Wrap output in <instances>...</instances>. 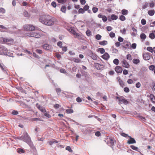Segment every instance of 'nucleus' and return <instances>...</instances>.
<instances>
[{"instance_id": "obj_35", "label": "nucleus", "mask_w": 155, "mask_h": 155, "mask_svg": "<svg viewBox=\"0 0 155 155\" xmlns=\"http://www.w3.org/2000/svg\"><path fill=\"white\" fill-rule=\"evenodd\" d=\"M113 62L114 64L117 65L119 64V61L117 59H115L114 60Z\"/></svg>"}, {"instance_id": "obj_23", "label": "nucleus", "mask_w": 155, "mask_h": 155, "mask_svg": "<svg viewBox=\"0 0 155 155\" xmlns=\"http://www.w3.org/2000/svg\"><path fill=\"white\" fill-rule=\"evenodd\" d=\"M154 13L155 11L153 10H150L148 11V15L150 16H153L154 14Z\"/></svg>"}, {"instance_id": "obj_64", "label": "nucleus", "mask_w": 155, "mask_h": 155, "mask_svg": "<svg viewBox=\"0 0 155 155\" xmlns=\"http://www.w3.org/2000/svg\"><path fill=\"white\" fill-rule=\"evenodd\" d=\"M118 40L119 42H123L124 41V39L120 37H118Z\"/></svg>"}, {"instance_id": "obj_34", "label": "nucleus", "mask_w": 155, "mask_h": 155, "mask_svg": "<svg viewBox=\"0 0 155 155\" xmlns=\"http://www.w3.org/2000/svg\"><path fill=\"white\" fill-rule=\"evenodd\" d=\"M92 11L94 13H95L97 12L98 8L95 7H93L92 9Z\"/></svg>"}, {"instance_id": "obj_18", "label": "nucleus", "mask_w": 155, "mask_h": 155, "mask_svg": "<svg viewBox=\"0 0 155 155\" xmlns=\"http://www.w3.org/2000/svg\"><path fill=\"white\" fill-rule=\"evenodd\" d=\"M0 48L4 53L7 54V52L8 51V50L6 48L3 46H0Z\"/></svg>"}, {"instance_id": "obj_55", "label": "nucleus", "mask_w": 155, "mask_h": 155, "mask_svg": "<svg viewBox=\"0 0 155 155\" xmlns=\"http://www.w3.org/2000/svg\"><path fill=\"white\" fill-rule=\"evenodd\" d=\"M74 61L76 63H79L81 62V60L80 59L78 58H74Z\"/></svg>"}, {"instance_id": "obj_38", "label": "nucleus", "mask_w": 155, "mask_h": 155, "mask_svg": "<svg viewBox=\"0 0 155 155\" xmlns=\"http://www.w3.org/2000/svg\"><path fill=\"white\" fill-rule=\"evenodd\" d=\"M127 59L130 61H131L132 59L131 55L130 54H128L127 55Z\"/></svg>"}, {"instance_id": "obj_4", "label": "nucleus", "mask_w": 155, "mask_h": 155, "mask_svg": "<svg viewBox=\"0 0 155 155\" xmlns=\"http://www.w3.org/2000/svg\"><path fill=\"white\" fill-rule=\"evenodd\" d=\"M36 107L38 109H39L44 114L45 116L48 117H51V115L47 113L44 107L41 106L40 105L38 104H36Z\"/></svg>"}, {"instance_id": "obj_30", "label": "nucleus", "mask_w": 155, "mask_h": 155, "mask_svg": "<svg viewBox=\"0 0 155 155\" xmlns=\"http://www.w3.org/2000/svg\"><path fill=\"white\" fill-rule=\"evenodd\" d=\"M149 37L151 39H153L155 38V35L153 33H150L149 35Z\"/></svg>"}, {"instance_id": "obj_52", "label": "nucleus", "mask_w": 155, "mask_h": 155, "mask_svg": "<svg viewBox=\"0 0 155 155\" xmlns=\"http://www.w3.org/2000/svg\"><path fill=\"white\" fill-rule=\"evenodd\" d=\"M120 32L123 34H125L126 31V30L125 28H124L123 29L120 30Z\"/></svg>"}, {"instance_id": "obj_61", "label": "nucleus", "mask_w": 155, "mask_h": 155, "mask_svg": "<svg viewBox=\"0 0 155 155\" xmlns=\"http://www.w3.org/2000/svg\"><path fill=\"white\" fill-rule=\"evenodd\" d=\"M141 86V84L139 82H138L136 84V87L137 88H139Z\"/></svg>"}, {"instance_id": "obj_48", "label": "nucleus", "mask_w": 155, "mask_h": 155, "mask_svg": "<svg viewBox=\"0 0 155 155\" xmlns=\"http://www.w3.org/2000/svg\"><path fill=\"white\" fill-rule=\"evenodd\" d=\"M130 147L133 150H137L138 149V148L137 147H135L134 145H131L130 146Z\"/></svg>"}, {"instance_id": "obj_50", "label": "nucleus", "mask_w": 155, "mask_h": 155, "mask_svg": "<svg viewBox=\"0 0 155 155\" xmlns=\"http://www.w3.org/2000/svg\"><path fill=\"white\" fill-rule=\"evenodd\" d=\"M139 118L140 119L144 121H145L146 120L145 117L141 116H139Z\"/></svg>"}, {"instance_id": "obj_5", "label": "nucleus", "mask_w": 155, "mask_h": 155, "mask_svg": "<svg viewBox=\"0 0 155 155\" xmlns=\"http://www.w3.org/2000/svg\"><path fill=\"white\" fill-rule=\"evenodd\" d=\"M116 98L118 99L119 104H120L122 103L125 104H127L129 103V102L127 101V100L123 96H120L119 97L116 96Z\"/></svg>"}, {"instance_id": "obj_51", "label": "nucleus", "mask_w": 155, "mask_h": 155, "mask_svg": "<svg viewBox=\"0 0 155 155\" xmlns=\"http://www.w3.org/2000/svg\"><path fill=\"white\" fill-rule=\"evenodd\" d=\"M67 0H57L58 2L59 3L63 4L66 2Z\"/></svg>"}, {"instance_id": "obj_25", "label": "nucleus", "mask_w": 155, "mask_h": 155, "mask_svg": "<svg viewBox=\"0 0 155 155\" xmlns=\"http://www.w3.org/2000/svg\"><path fill=\"white\" fill-rule=\"evenodd\" d=\"M133 63L136 64H137L140 62V60L138 59L134 58L133 60Z\"/></svg>"}, {"instance_id": "obj_7", "label": "nucleus", "mask_w": 155, "mask_h": 155, "mask_svg": "<svg viewBox=\"0 0 155 155\" xmlns=\"http://www.w3.org/2000/svg\"><path fill=\"white\" fill-rule=\"evenodd\" d=\"M123 47L125 48H129L130 46V43L129 42L124 41L121 44Z\"/></svg>"}, {"instance_id": "obj_6", "label": "nucleus", "mask_w": 155, "mask_h": 155, "mask_svg": "<svg viewBox=\"0 0 155 155\" xmlns=\"http://www.w3.org/2000/svg\"><path fill=\"white\" fill-rule=\"evenodd\" d=\"M23 28L27 31H33L35 29V26L31 25H25L23 26Z\"/></svg>"}, {"instance_id": "obj_31", "label": "nucleus", "mask_w": 155, "mask_h": 155, "mask_svg": "<svg viewBox=\"0 0 155 155\" xmlns=\"http://www.w3.org/2000/svg\"><path fill=\"white\" fill-rule=\"evenodd\" d=\"M107 41H104L99 42V44L101 45H105L107 44Z\"/></svg>"}, {"instance_id": "obj_56", "label": "nucleus", "mask_w": 155, "mask_h": 155, "mask_svg": "<svg viewBox=\"0 0 155 155\" xmlns=\"http://www.w3.org/2000/svg\"><path fill=\"white\" fill-rule=\"evenodd\" d=\"M31 120L32 121L37 120H41L40 119L38 118H32Z\"/></svg>"}, {"instance_id": "obj_20", "label": "nucleus", "mask_w": 155, "mask_h": 155, "mask_svg": "<svg viewBox=\"0 0 155 155\" xmlns=\"http://www.w3.org/2000/svg\"><path fill=\"white\" fill-rule=\"evenodd\" d=\"M0 28L2 29L0 30V31L1 32H4L6 31L8 29V28L2 25H0Z\"/></svg>"}, {"instance_id": "obj_44", "label": "nucleus", "mask_w": 155, "mask_h": 155, "mask_svg": "<svg viewBox=\"0 0 155 155\" xmlns=\"http://www.w3.org/2000/svg\"><path fill=\"white\" fill-rule=\"evenodd\" d=\"M101 37V36L99 34H97L95 36L96 39L97 40H100Z\"/></svg>"}, {"instance_id": "obj_43", "label": "nucleus", "mask_w": 155, "mask_h": 155, "mask_svg": "<svg viewBox=\"0 0 155 155\" xmlns=\"http://www.w3.org/2000/svg\"><path fill=\"white\" fill-rule=\"evenodd\" d=\"M147 50L151 53H152L153 51V48L152 47H147Z\"/></svg>"}, {"instance_id": "obj_60", "label": "nucleus", "mask_w": 155, "mask_h": 155, "mask_svg": "<svg viewBox=\"0 0 155 155\" xmlns=\"http://www.w3.org/2000/svg\"><path fill=\"white\" fill-rule=\"evenodd\" d=\"M5 10L3 8H0V13H5Z\"/></svg>"}, {"instance_id": "obj_3", "label": "nucleus", "mask_w": 155, "mask_h": 155, "mask_svg": "<svg viewBox=\"0 0 155 155\" xmlns=\"http://www.w3.org/2000/svg\"><path fill=\"white\" fill-rule=\"evenodd\" d=\"M21 138L28 144H30L31 142L30 137L26 132L23 134V135L21 137Z\"/></svg>"}, {"instance_id": "obj_54", "label": "nucleus", "mask_w": 155, "mask_h": 155, "mask_svg": "<svg viewBox=\"0 0 155 155\" xmlns=\"http://www.w3.org/2000/svg\"><path fill=\"white\" fill-rule=\"evenodd\" d=\"M56 90L58 94H59L61 92V90L60 88H56Z\"/></svg>"}, {"instance_id": "obj_21", "label": "nucleus", "mask_w": 155, "mask_h": 155, "mask_svg": "<svg viewBox=\"0 0 155 155\" xmlns=\"http://www.w3.org/2000/svg\"><path fill=\"white\" fill-rule=\"evenodd\" d=\"M150 99L153 103H155V96L153 94H150Z\"/></svg>"}, {"instance_id": "obj_11", "label": "nucleus", "mask_w": 155, "mask_h": 155, "mask_svg": "<svg viewBox=\"0 0 155 155\" xmlns=\"http://www.w3.org/2000/svg\"><path fill=\"white\" fill-rule=\"evenodd\" d=\"M98 17L99 18H101L104 22H106L107 20V18L105 15H104L100 13L98 15Z\"/></svg>"}, {"instance_id": "obj_39", "label": "nucleus", "mask_w": 155, "mask_h": 155, "mask_svg": "<svg viewBox=\"0 0 155 155\" xmlns=\"http://www.w3.org/2000/svg\"><path fill=\"white\" fill-rule=\"evenodd\" d=\"M86 34L88 36H90L91 35V31L89 29H88L86 31Z\"/></svg>"}, {"instance_id": "obj_17", "label": "nucleus", "mask_w": 155, "mask_h": 155, "mask_svg": "<svg viewBox=\"0 0 155 155\" xmlns=\"http://www.w3.org/2000/svg\"><path fill=\"white\" fill-rule=\"evenodd\" d=\"M110 57L109 54L107 53H105L102 56V58L105 60H108Z\"/></svg>"}, {"instance_id": "obj_15", "label": "nucleus", "mask_w": 155, "mask_h": 155, "mask_svg": "<svg viewBox=\"0 0 155 155\" xmlns=\"http://www.w3.org/2000/svg\"><path fill=\"white\" fill-rule=\"evenodd\" d=\"M32 37H35L36 38H39L41 37V35L39 33L36 32H31V34Z\"/></svg>"}, {"instance_id": "obj_13", "label": "nucleus", "mask_w": 155, "mask_h": 155, "mask_svg": "<svg viewBox=\"0 0 155 155\" xmlns=\"http://www.w3.org/2000/svg\"><path fill=\"white\" fill-rule=\"evenodd\" d=\"M130 138L129 140L127 141V143L129 144L135 143H136V141L134 138L131 137L130 136H128Z\"/></svg>"}, {"instance_id": "obj_45", "label": "nucleus", "mask_w": 155, "mask_h": 155, "mask_svg": "<svg viewBox=\"0 0 155 155\" xmlns=\"http://www.w3.org/2000/svg\"><path fill=\"white\" fill-rule=\"evenodd\" d=\"M109 36L111 38H113L115 37V35L114 33L111 32L109 34Z\"/></svg>"}, {"instance_id": "obj_57", "label": "nucleus", "mask_w": 155, "mask_h": 155, "mask_svg": "<svg viewBox=\"0 0 155 155\" xmlns=\"http://www.w3.org/2000/svg\"><path fill=\"white\" fill-rule=\"evenodd\" d=\"M141 23L143 25H144L146 24V21L144 19H143L141 20Z\"/></svg>"}, {"instance_id": "obj_16", "label": "nucleus", "mask_w": 155, "mask_h": 155, "mask_svg": "<svg viewBox=\"0 0 155 155\" xmlns=\"http://www.w3.org/2000/svg\"><path fill=\"white\" fill-rule=\"evenodd\" d=\"M122 63L123 66L126 68H128L130 66L129 64L125 60H124L122 61Z\"/></svg>"}, {"instance_id": "obj_46", "label": "nucleus", "mask_w": 155, "mask_h": 155, "mask_svg": "<svg viewBox=\"0 0 155 155\" xmlns=\"http://www.w3.org/2000/svg\"><path fill=\"white\" fill-rule=\"evenodd\" d=\"M127 82L129 84H131L134 83V81L132 79H129L128 80Z\"/></svg>"}, {"instance_id": "obj_42", "label": "nucleus", "mask_w": 155, "mask_h": 155, "mask_svg": "<svg viewBox=\"0 0 155 155\" xmlns=\"http://www.w3.org/2000/svg\"><path fill=\"white\" fill-rule=\"evenodd\" d=\"M149 5V3H148L147 2H146L142 6V8L143 9H144L146 8L148 5Z\"/></svg>"}, {"instance_id": "obj_24", "label": "nucleus", "mask_w": 155, "mask_h": 155, "mask_svg": "<svg viewBox=\"0 0 155 155\" xmlns=\"http://www.w3.org/2000/svg\"><path fill=\"white\" fill-rule=\"evenodd\" d=\"M128 13V11L124 9H122L121 11V13L123 15H126Z\"/></svg>"}, {"instance_id": "obj_26", "label": "nucleus", "mask_w": 155, "mask_h": 155, "mask_svg": "<svg viewBox=\"0 0 155 155\" xmlns=\"http://www.w3.org/2000/svg\"><path fill=\"white\" fill-rule=\"evenodd\" d=\"M97 51L98 52H100L101 54H104L105 51L104 49L103 48H99L97 49Z\"/></svg>"}, {"instance_id": "obj_29", "label": "nucleus", "mask_w": 155, "mask_h": 155, "mask_svg": "<svg viewBox=\"0 0 155 155\" xmlns=\"http://www.w3.org/2000/svg\"><path fill=\"white\" fill-rule=\"evenodd\" d=\"M118 18V16L114 14H112L111 15V19L112 20H116Z\"/></svg>"}, {"instance_id": "obj_37", "label": "nucleus", "mask_w": 155, "mask_h": 155, "mask_svg": "<svg viewBox=\"0 0 155 155\" xmlns=\"http://www.w3.org/2000/svg\"><path fill=\"white\" fill-rule=\"evenodd\" d=\"M24 15L25 17H28L30 16L29 14L26 11H25L24 12Z\"/></svg>"}, {"instance_id": "obj_49", "label": "nucleus", "mask_w": 155, "mask_h": 155, "mask_svg": "<svg viewBox=\"0 0 155 155\" xmlns=\"http://www.w3.org/2000/svg\"><path fill=\"white\" fill-rule=\"evenodd\" d=\"M89 8V6L88 5H86L84 7L83 9L84 11L87 10Z\"/></svg>"}, {"instance_id": "obj_28", "label": "nucleus", "mask_w": 155, "mask_h": 155, "mask_svg": "<svg viewBox=\"0 0 155 155\" xmlns=\"http://www.w3.org/2000/svg\"><path fill=\"white\" fill-rule=\"evenodd\" d=\"M118 82H119V83L120 85L122 87H123L124 86V84L123 81L120 78L118 80Z\"/></svg>"}, {"instance_id": "obj_41", "label": "nucleus", "mask_w": 155, "mask_h": 155, "mask_svg": "<svg viewBox=\"0 0 155 155\" xmlns=\"http://www.w3.org/2000/svg\"><path fill=\"white\" fill-rule=\"evenodd\" d=\"M18 152L19 153H25V150L22 149H18L17 150Z\"/></svg>"}, {"instance_id": "obj_12", "label": "nucleus", "mask_w": 155, "mask_h": 155, "mask_svg": "<svg viewBox=\"0 0 155 155\" xmlns=\"http://www.w3.org/2000/svg\"><path fill=\"white\" fill-rule=\"evenodd\" d=\"M43 48L47 50H49L52 48V46L48 44H45L43 45Z\"/></svg>"}, {"instance_id": "obj_63", "label": "nucleus", "mask_w": 155, "mask_h": 155, "mask_svg": "<svg viewBox=\"0 0 155 155\" xmlns=\"http://www.w3.org/2000/svg\"><path fill=\"white\" fill-rule=\"evenodd\" d=\"M51 5L54 8H55L56 7L57 4L55 2H53L51 3Z\"/></svg>"}, {"instance_id": "obj_58", "label": "nucleus", "mask_w": 155, "mask_h": 155, "mask_svg": "<svg viewBox=\"0 0 155 155\" xmlns=\"http://www.w3.org/2000/svg\"><path fill=\"white\" fill-rule=\"evenodd\" d=\"M155 68V66L153 65H151L149 67V69L150 70H153Z\"/></svg>"}, {"instance_id": "obj_47", "label": "nucleus", "mask_w": 155, "mask_h": 155, "mask_svg": "<svg viewBox=\"0 0 155 155\" xmlns=\"http://www.w3.org/2000/svg\"><path fill=\"white\" fill-rule=\"evenodd\" d=\"M61 48H62V50L64 51H66L68 50L67 47L66 46H61Z\"/></svg>"}, {"instance_id": "obj_22", "label": "nucleus", "mask_w": 155, "mask_h": 155, "mask_svg": "<svg viewBox=\"0 0 155 155\" xmlns=\"http://www.w3.org/2000/svg\"><path fill=\"white\" fill-rule=\"evenodd\" d=\"M71 32L72 34L75 36V38L77 37L80 36L79 34L78 33H76L73 29H71Z\"/></svg>"}, {"instance_id": "obj_59", "label": "nucleus", "mask_w": 155, "mask_h": 155, "mask_svg": "<svg viewBox=\"0 0 155 155\" xmlns=\"http://www.w3.org/2000/svg\"><path fill=\"white\" fill-rule=\"evenodd\" d=\"M66 149L69 151L70 152H71L72 151L71 149L70 146H67L66 147Z\"/></svg>"}, {"instance_id": "obj_9", "label": "nucleus", "mask_w": 155, "mask_h": 155, "mask_svg": "<svg viewBox=\"0 0 155 155\" xmlns=\"http://www.w3.org/2000/svg\"><path fill=\"white\" fill-rule=\"evenodd\" d=\"M89 55L94 60H96L97 59V56L95 54H94L92 51H90L89 52Z\"/></svg>"}, {"instance_id": "obj_33", "label": "nucleus", "mask_w": 155, "mask_h": 155, "mask_svg": "<svg viewBox=\"0 0 155 155\" xmlns=\"http://www.w3.org/2000/svg\"><path fill=\"white\" fill-rule=\"evenodd\" d=\"M119 19L122 21H124L126 20V18L123 15H122L120 16Z\"/></svg>"}, {"instance_id": "obj_27", "label": "nucleus", "mask_w": 155, "mask_h": 155, "mask_svg": "<svg viewBox=\"0 0 155 155\" xmlns=\"http://www.w3.org/2000/svg\"><path fill=\"white\" fill-rule=\"evenodd\" d=\"M140 37L141 39L145 40L146 38V36L145 34L142 33L140 34Z\"/></svg>"}, {"instance_id": "obj_32", "label": "nucleus", "mask_w": 155, "mask_h": 155, "mask_svg": "<svg viewBox=\"0 0 155 155\" xmlns=\"http://www.w3.org/2000/svg\"><path fill=\"white\" fill-rule=\"evenodd\" d=\"M74 112L73 110L71 109H67L66 110V112L67 114H71Z\"/></svg>"}, {"instance_id": "obj_1", "label": "nucleus", "mask_w": 155, "mask_h": 155, "mask_svg": "<svg viewBox=\"0 0 155 155\" xmlns=\"http://www.w3.org/2000/svg\"><path fill=\"white\" fill-rule=\"evenodd\" d=\"M55 18L48 15H43L39 17V21L42 24L47 26H51L54 25Z\"/></svg>"}, {"instance_id": "obj_40", "label": "nucleus", "mask_w": 155, "mask_h": 155, "mask_svg": "<svg viewBox=\"0 0 155 155\" xmlns=\"http://www.w3.org/2000/svg\"><path fill=\"white\" fill-rule=\"evenodd\" d=\"M78 12L79 14H83L84 13L85 11L83 8H81L79 9Z\"/></svg>"}, {"instance_id": "obj_62", "label": "nucleus", "mask_w": 155, "mask_h": 155, "mask_svg": "<svg viewBox=\"0 0 155 155\" xmlns=\"http://www.w3.org/2000/svg\"><path fill=\"white\" fill-rule=\"evenodd\" d=\"M137 45L136 43H133L132 44L131 48L134 49L136 48Z\"/></svg>"}, {"instance_id": "obj_2", "label": "nucleus", "mask_w": 155, "mask_h": 155, "mask_svg": "<svg viewBox=\"0 0 155 155\" xmlns=\"http://www.w3.org/2000/svg\"><path fill=\"white\" fill-rule=\"evenodd\" d=\"M0 42L3 44L12 45L14 44V40L11 38L8 37H0Z\"/></svg>"}, {"instance_id": "obj_36", "label": "nucleus", "mask_w": 155, "mask_h": 155, "mask_svg": "<svg viewBox=\"0 0 155 155\" xmlns=\"http://www.w3.org/2000/svg\"><path fill=\"white\" fill-rule=\"evenodd\" d=\"M66 10V7L65 6H62L61 8V11L64 13H65Z\"/></svg>"}, {"instance_id": "obj_14", "label": "nucleus", "mask_w": 155, "mask_h": 155, "mask_svg": "<svg viewBox=\"0 0 155 155\" xmlns=\"http://www.w3.org/2000/svg\"><path fill=\"white\" fill-rule=\"evenodd\" d=\"M115 70L117 73H120L122 71V68L120 66H117L115 68Z\"/></svg>"}, {"instance_id": "obj_8", "label": "nucleus", "mask_w": 155, "mask_h": 155, "mask_svg": "<svg viewBox=\"0 0 155 155\" xmlns=\"http://www.w3.org/2000/svg\"><path fill=\"white\" fill-rule=\"evenodd\" d=\"M94 65L95 68L98 70L103 69L104 67L103 64H100L97 63H94Z\"/></svg>"}, {"instance_id": "obj_10", "label": "nucleus", "mask_w": 155, "mask_h": 155, "mask_svg": "<svg viewBox=\"0 0 155 155\" xmlns=\"http://www.w3.org/2000/svg\"><path fill=\"white\" fill-rule=\"evenodd\" d=\"M108 142V143L109 145L110 146H113L114 144V142L115 140L114 139H112L111 138H109L107 139Z\"/></svg>"}, {"instance_id": "obj_19", "label": "nucleus", "mask_w": 155, "mask_h": 155, "mask_svg": "<svg viewBox=\"0 0 155 155\" xmlns=\"http://www.w3.org/2000/svg\"><path fill=\"white\" fill-rule=\"evenodd\" d=\"M143 58L146 60H148L150 58V55L147 53H145L143 55Z\"/></svg>"}, {"instance_id": "obj_53", "label": "nucleus", "mask_w": 155, "mask_h": 155, "mask_svg": "<svg viewBox=\"0 0 155 155\" xmlns=\"http://www.w3.org/2000/svg\"><path fill=\"white\" fill-rule=\"evenodd\" d=\"M124 91L125 92L128 93L130 91L129 89L127 87H125L124 88Z\"/></svg>"}]
</instances>
